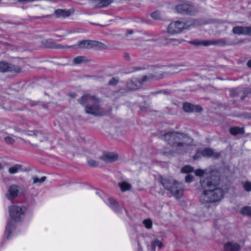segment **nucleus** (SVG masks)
<instances>
[{"label": "nucleus", "mask_w": 251, "mask_h": 251, "mask_svg": "<svg viewBox=\"0 0 251 251\" xmlns=\"http://www.w3.org/2000/svg\"><path fill=\"white\" fill-rule=\"evenodd\" d=\"M127 33L129 34H132L133 33V30H129L127 31Z\"/></svg>", "instance_id": "nucleus-49"}, {"label": "nucleus", "mask_w": 251, "mask_h": 251, "mask_svg": "<svg viewBox=\"0 0 251 251\" xmlns=\"http://www.w3.org/2000/svg\"><path fill=\"white\" fill-rule=\"evenodd\" d=\"M60 36L56 35V37H60Z\"/></svg>", "instance_id": "nucleus-55"}, {"label": "nucleus", "mask_w": 251, "mask_h": 251, "mask_svg": "<svg viewBox=\"0 0 251 251\" xmlns=\"http://www.w3.org/2000/svg\"><path fill=\"white\" fill-rule=\"evenodd\" d=\"M162 93H163L164 94H166L167 93V91L164 90V91H157V92H152L151 94V95H156V94H161Z\"/></svg>", "instance_id": "nucleus-45"}, {"label": "nucleus", "mask_w": 251, "mask_h": 251, "mask_svg": "<svg viewBox=\"0 0 251 251\" xmlns=\"http://www.w3.org/2000/svg\"><path fill=\"white\" fill-rule=\"evenodd\" d=\"M87 163L90 166L92 167H96L99 166V162L93 159H88Z\"/></svg>", "instance_id": "nucleus-35"}, {"label": "nucleus", "mask_w": 251, "mask_h": 251, "mask_svg": "<svg viewBox=\"0 0 251 251\" xmlns=\"http://www.w3.org/2000/svg\"><path fill=\"white\" fill-rule=\"evenodd\" d=\"M142 86L140 78H133L126 82V88L129 90H136Z\"/></svg>", "instance_id": "nucleus-14"}, {"label": "nucleus", "mask_w": 251, "mask_h": 251, "mask_svg": "<svg viewBox=\"0 0 251 251\" xmlns=\"http://www.w3.org/2000/svg\"><path fill=\"white\" fill-rule=\"evenodd\" d=\"M167 44H170L174 45H176L181 44L184 40L181 39H175V38H166Z\"/></svg>", "instance_id": "nucleus-28"}, {"label": "nucleus", "mask_w": 251, "mask_h": 251, "mask_svg": "<svg viewBox=\"0 0 251 251\" xmlns=\"http://www.w3.org/2000/svg\"><path fill=\"white\" fill-rule=\"evenodd\" d=\"M176 11L180 14L194 15L198 12L197 9L192 4L183 3L176 6Z\"/></svg>", "instance_id": "nucleus-8"}, {"label": "nucleus", "mask_w": 251, "mask_h": 251, "mask_svg": "<svg viewBox=\"0 0 251 251\" xmlns=\"http://www.w3.org/2000/svg\"><path fill=\"white\" fill-rule=\"evenodd\" d=\"M26 208L25 206L13 205L9 207V212L11 219L7 223L4 235L7 239L10 237L11 232L16 228L15 222H20L23 219Z\"/></svg>", "instance_id": "nucleus-4"}, {"label": "nucleus", "mask_w": 251, "mask_h": 251, "mask_svg": "<svg viewBox=\"0 0 251 251\" xmlns=\"http://www.w3.org/2000/svg\"><path fill=\"white\" fill-rule=\"evenodd\" d=\"M118 156L113 152H105L100 158L106 163H111L117 160Z\"/></svg>", "instance_id": "nucleus-18"}, {"label": "nucleus", "mask_w": 251, "mask_h": 251, "mask_svg": "<svg viewBox=\"0 0 251 251\" xmlns=\"http://www.w3.org/2000/svg\"><path fill=\"white\" fill-rule=\"evenodd\" d=\"M244 27L242 26H236L233 28L232 31L235 34H243Z\"/></svg>", "instance_id": "nucleus-31"}, {"label": "nucleus", "mask_w": 251, "mask_h": 251, "mask_svg": "<svg viewBox=\"0 0 251 251\" xmlns=\"http://www.w3.org/2000/svg\"><path fill=\"white\" fill-rule=\"evenodd\" d=\"M22 188L16 184L10 185L5 194L6 197L9 200H12L18 197L19 194L22 192Z\"/></svg>", "instance_id": "nucleus-10"}, {"label": "nucleus", "mask_w": 251, "mask_h": 251, "mask_svg": "<svg viewBox=\"0 0 251 251\" xmlns=\"http://www.w3.org/2000/svg\"><path fill=\"white\" fill-rule=\"evenodd\" d=\"M183 109L185 112L188 113L200 112L202 110V108L200 105H194L187 102L183 103Z\"/></svg>", "instance_id": "nucleus-13"}, {"label": "nucleus", "mask_w": 251, "mask_h": 251, "mask_svg": "<svg viewBox=\"0 0 251 251\" xmlns=\"http://www.w3.org/2000/svg\"><path fill=\"white\" fill-rule=\"evenodd\" d=\"M15 130L17 132H20V131H21V129L16 127L15 128Z\"/></svg>", "instance_id": "nucleus-51"}, {"label": "nucleus", "mask_w": 251, "mask_h": 251, "mask_svg": "<svg viewBox=\"0 0 251 251\" xmlns=\"http://www.w3.org/2000/svg\"><path fill=\"white\" fill-rule=\"evenodd\" d=\"M52 15H44L42 17H37L36 18L37 19H43V18H51L52 17Z\"/></svg>", "instance_id": "nucleus-44"}, {"label": "nucleus", "mask_w": 251, "mask_h": 251, "mask_svg": "<svg viewBox=\"0 0 251 251\" xmlns=\"http://www.w3.org/2000/svg\"><path fill=\"white\" fill-rule=\"evenodd\" d=\"M249 93L251 94V90L248 91L245 89L236 88L230 90V96L232 98H236L240 96L241 100H243L247 96Z\"/></svg>", "instance_id": "nucleus-12"}, {"label": "nucleus", "mask_w": 251, "mask_h": 251, "mask_svg": "<svg viewBox=\"0 0 251 251\" xmlns=\"http://www.w3.org/2000/svg\"><path fill=\"white\" fill-rule=\"evenodd\" d=\"M5 142L8 144H12L15 142V139L10 136L4 137Z\"/></svg>", "instance_id": "nucleus-38"}, {"label": "nucleus", "mask_w": 251, "mask_h": 251, "mask_svg": "<svg viewBox=\"0 0 251 251\" xmlns=\"http://www.w3.org/2000/svg\"><path fill=\"white\" fill-rule=\"evenodd\" d=\"M32 179H33V184H37V183L41 184V183H42L43 182H44L46 180V177L44 176H42L41 178H39L37 176H33Z\"/></svg>", "instance_id": "nucleus-32"}, {"label": "nucleus", "mask_w": 251, "mask_h": 251, "mask_svg": "<svg viewBox=\"0 0 251 251\" xmlns=\"http://www.w3.org/2000/svg\"><path fill=\"white\" fill-rule=\"evenodd\" d=\"M193 171V168L189 165H186L184 166L181 170V172L183 173H189Z\"/></svg>", "instance_id": "nucleus-34"}, {"label": "nucleus", "mask_w": 251, "mask_h": 251, "mask_svg": "<svg viewBox=\"0 0 251 251\" xmlns=\"http://www.w3.org/2000/svg\"><path fill=\"white\" fill-rule=\"evenodd\" d=\"M3 168V165L0 163V170H1Z\"/></svg>", "instance_id": "nucleus-52"}, {"label": "nucleus", "mask_w": 251, "mask_h": 251, "mask_svg": "<svg viewBox=\"0 0 251 251\" xmlns=\"http://www.w3.org/2000/svg\"><path fill=\"white\" fill-rule=\"evenodd\" d=\"M118 185L122 192L129 190L131 188V185L126 181L120 182L118 183Z\"/></svg>", "instance_id": "nucleus-26"}, {"label": "nucleus", "mask_w": 251, "mask_h": 251, "mask_svg": "<svg viewBox=\"0 0 251 251\" xmlns=\"http://www.w3.org/2000/svg\"><path fill=\"white\" fill-rule=\"evenodd\" d=\"M21 72V68L18 66L3 62H0V72H15L18 73Z\"/></svg>", "instance_id": "nucleus-11"}, {"label": "nucleus", "mask_w": 251, "mask_h": 251, "mask_svg": "<svg viewBox=\"0 0 251 251\" xmlns=\"http://www.w3.org/2000/svg\"><path fill=\"white\" fill-rule=\"evenodd\" d=\"M78 102L85 107V112L95 117L104 116L107 112L101 106V100L95 96L86 94L78 100Z\"/></svg>", "instance_id": "nucleus-3"}, {"label": "nucleus", "mask_w": 251, "mask_h": 251, "mask_svg": "<svg viewBox=\"0 0 251 251\" xmlns=\"http://www.w3.org/2000/svg\"><path fill=\"white\" fill-rule=\"evenodd\" d=\"M44 46L47 48L50 49H63V48H72L73 46H63L58 44L52 41L51 39H47L44 41Z\"/></svg>", "instance_id": "nucleus-16"}, {"label": "nucleus", "mask_w": 251, "mask_h": 251, "mask_svg": "<svg viewBox=\"0 0 251 251\" xmlns=\"http://www.w3.org/2000/svg\"><path fill=\"white\" fill-rule=\"evenodd\" d=\"M125 57L126 58L127 60H129L130 59V56H129V54L128 53H125Z\"/></svg>", "instance_id": "nucleus-46"}, {"label": "nucleus", "mask_w": 251, "mask_h": 251, "mask_svg": "<svg viewBox=\"0 0 251 251\" xmlns=\"http://www.w3.org/2000/svg\"><path fill=\"white\" fill-rule=\"evenodd\" d=\"M78 46L80 49H89L94 47L102 48L104 44L97 41L84 40L78 42Z\"/></svg>", "instance_id": "nucleus-9"}, {"label": "nucleus", "mask_w": 251, "mask_h": 251, "mask_svg": "<svg viewBox=\"0 0 251 251\" xmlns=\"http://www.w3.org/2000/svg\"><path fill=\"white\" fill-rule=\"evenodd\" d=\"M241 246L237 243L227 242L224 245V251H240Z\"/></svg>", "instance_id": "nucleus-17"}, {"label": "nucleus", "mask_w": 251, "mask_h": 251, "mask_svg": "<svg viewBox=\"0 0 251 251\" xmlns=\"http://www.w3.org/2000/svg\"><path fill=\"white\" fill-rule=\"evenodd\" d=\"M229 131L232 135L236 136L239 134H244L245 133V129L244 127L233 126L229 128Z\"/></svg>", "instance_id": "nucleus-22"}, {"label": "nucleus", "mask_w": 251, "mask_h": 251, "mask_svg": "<svg viewBox=\"0 0 251 251\" xmlns=\"http://www.w3.org/2000/svg\"><path fill=\"white\" fill-rule=\"evenodd\" d=\"M143 223L147 228L150 229L151 227L152 222L151 220L148 219L145 220L143 222Z\"/></svg>", "instance_id": "nucleus-39"}, {"label": "nucleus", "mask_w": 251, "mask_h": 251, "mask_svg": "<svg viewBox=\"0 0 251 251\" xmlns=\"http://www.w3.org/2000/svg\"><path fill=\"white\" fill-rule=\"evenodd\" d=\"M163 76L158 77L156 75L153 74H149V75H146L143 76L141 78H139L140 80L143 85L145 82L151 81L154 80H156L159 78H162Z\"/></svg>", "instance_id": "nucleus-23"}, {"label": "nucleus", "mask_w": 251, "mask_h": 251, "mask_svg": "<svg viewBox=\"0 0 251 251\" xmlns=\"http://www.w3.org/2000/svg\"><path fill=\"white\" fill-rule=\"evenodd\" d=\"M29 135H34L38 136L39 135H41L43 136V138L41 139H40V141L41 142H42L44 140H46L47 139V137L45 135V134L43 133V131H39V130H34V131H29V133H28Z\"/></svg>", "instance_id": "nucleus-25"}, {"label": "nucleus", "mask_w": 251, "mask_h": 251, "mask_svg": "<svg viewBox=\"0 0 251 251\" xmlns=\"http://www.w3.org/2000/svg\"><path fill=\"white\" fill-rule=\"evenodd\" d=\"M247 65L249 68H251V60L248 61Z\"/></svg>", "instance_id": "nucleus-48"}, {"label": "nucleus", "mask_w": 251, "mask_h": 251, "mask_svg": "<svg viewBox=\"0 0 251 251\" xmlns=\"http://www.w3.org/2000/svg\"><path fill=\"white\" fill-rule=\"evenodd\" d=\"M243 35L251 36V26H244Z\"/></svg>", "instance_id": "nucleus-36"}, {"label": "nucleus", "mask_w": 251, "mask_h": 251, "mask_svg": "<svg viewBox=\"0 0 251 251\" xmlns=\"http://www.w3.org/2000/svg\"><path fill=\"white\" fill-rule=\"evenodd\" d=\"M219 179L218 176L213 178L210 175L201 180L202 192L199 197V201L207 208L210 207V204L219 202L223 198L224 190L218 186Z\"/></svg>", "instance_id": "nucleus-2"}, {"label": "nucleus", "mask_w": 251, "mask_h": 251, "mask_svg": "<svg viewBox=\"0 0 251 251\" xmlns=\"http://www.w3.org/2000/svg\"><path fill=\"white\" fill-rule=\"evenodd\" d=\"M108 201V204L114 211L117 213L122 212V209L119 207V204L116 201L112 198H109Z\"/></svg>", "instance_id": "nucleus-21"}, {"label": "nucleus", "mask_w": 251, "mask_h": 251, "mask_svg": "<svg viewBox=\"0 0 251 251\" xmlns=\"http://www.w3.org/2000/svg\"><path fill=\"white\" fill-rule=\"evenodd\" d=\"M145 68H142V67H136L135 68V71H140V70H145Z\"/></svg>", "instance_id": "nucleus-47"}, {"label": "nucleus", "mask_w": 251, "mask_h": 251, "mask_svg": "<svg viewBox=\"0 0 251 251\" xmlns=\"http://www.w3.org/2000/svg\"><path fill=\"white\" fill-rule=\"evenodd\" d=\"M241 213L244 215H247L251 217V206H246L241 210Z\"/></svg>", "instance_id": "nucleus-29"}, {"label": "nucleus", "mask_w": 251, "mask_h": 251, "mask_svg": "<svg viewBox=\"0 0 251 251\" xmlns=\"http://www.w3.org/2000/svg\"><path fill=\"white\" fill-rule=\"evenodd\" d=\"M74 10L72 9L69 10L58 9L54 11V15L56 18H65L69 17Z\"/></svg>", "instance_id": "nucleus-15"}, {"label": "nucleus", "mask_w": 251, "mask_h": 251, "mask_svg": "<svg viewBox=\"0 0 251 251\" xmlns=\"http://www.w3.org/2000/svg\"><path fill=\"white\" fill-rule=\"evenodd\" d=\"M151 17L155 20H158L160 18V14L158 11H155L151 14Z\"/></svg>", "instance_id": "nucleus-43"}, {"label": "nucleus", "mask_w": 251, "mask_h": 251, "mask_svg": "<svg viewBox=\"0 0 251 251\" xmlns=\"http://www.w3.org/2000/svg\"><path fill=\"white\" fill-rule=\"evenodd\" d=\"M242 186L244 190L247 192L251 191V182L250 181H246L242 182Z\"/></svg>", "instance_id": "nucleus-33"}, {"label": "nucleus", "mask_w": 251, "mask_h": 251, "mask_svg": "<svg viewBox=\"0 0 251 251\" xmlns=\"http://www.w3.org/2000/svg\"><path fill=\"white\" fill-rule=\"evenodd\" d=\"M194 25L192 20H188L185 22L176 21L171 23L168 26V32L171 34H175L181 32L183 29H188Z\"/></svg>", "instance_id": "nucleus-7"}, {"label": "nucleus", "mask_w": 251, "mask_h": 251, "mask_svg": "<svg viewBox=\"0 0 251 251\" xmlns=\"http://www.w3.org/2000/svg\"><path fill=\"white\" fill-rule=\"evenodd\" d=\"M141 251L140 248H139V251Z\"/></svg>", "instance_id": "nucleus-54"}, {"label": "nucleus", "mask_w": 251, "mask_h": 251, "mask_svg": "<svg viewBox=\"0 0 251 251\" xmlns=\"http://www.w3.org/2000/svg\"><path fill=\"white\" fill-rule=\"evenodd\" d=\"M88 61L86 59V57L83 56H79L74 58V63L75 64H79L82 63L86 62Z\"/></svg>", "instance_id": "nucleus-30"}, {"label": "nucleus", "mask_w": 251, "mask_h": 251, "mask_svg": "<svg viewBox=\"0 0 251 251\" xmlns=\"http://www.w3.org/2000/svg\"><path fill=\"white\" fill-rule=\"evenodd\" d=\"M196 176H202L204 174V171L201 169H197L195 171Z\"/></svg>", "instance_id": "nucleus-41"}, {"label": "nucleus", "mask_w": 251, "mask_h": 251, "mask_svg": "<svg viewBox=\"0 0 251 251\" xmlns=\"http://www.w3.org/2000/svg\"><path fill=\"white\" fill-rule=\"evenodd\" d=\"M22 170V166L20 164H15L8 169V172L10 174H14Z\"/></svg>", "instance_id": "nucleus-27"}, {"label": "nucleus", "mask_w": 251, "mask_h": 251, "mask_svg": "<svg viewBox=\"0 0 251 251\" xmlns=\"http://www.w3.org/2000/svg\"><path fill=\"white\" fill-rule=\"evenodd\" d=\"M163 139L172 146V149L164 148L162 152L166 156H175L186 153L193 144V139L187 134L179 132L168 131L163 135Z\"/></svg>", "instance_id": "nucleus-1"}, {"label": "nucleus", "mask_w": 251, "mask_h": 251, "mask_svg": "<svg viewBox=\"0 0 251 251\" xmlns=\"http://www.w3.org/2000/svg\"><path fill=\"white\" fill-rule=\"evenodd\" d=\"M202 156L205 157L210 158L214 157L215 158H218L220 156V154L218 153H214L213 149L209 148H206L202 150Z\"/></svg>", "instance_id": "nucleus-19"}, {"label": "nucleus", "mask_w": 251, "mask_h": 251, "mask_svg": "<svg viewBox=\"0 0 251 251\" xmlns=\"http://www.w3.org/2000/svg\"><path fill=\"white\" fill-rule=\"evenodd\" d=\"M202 151L198 150L196 151L195 154L193 156V158L195 160H197L202 156Z\"/></svg>", "instance_id": "nucleus-40"}, {"label": "nucleus", "mask_w": 251, "mask_h": 251, "mask_svg": "<svg viewBox=\"0 0 251 251\" xmlns=\"http://www.w3.org/2000/svg\"><path fill=\"white\" fill-rule=\"evenodd\" d=\"M98 3L95 6L96 8H102L108 6L113 2V0H96Z\"/></svg>", "instance_id": "nucleus-24"}, {"label": "nucleus", "mask_w": 251, "mask_h": 251, "mask_svg": "<svg viewBox=\"0 0 251 251\" xmlns=\"http://www.w3.org/2000/svg\"><path fill=\"white\" fill-rule=\"evenodd\" d=\"M156 247H158L159 249H161L164 248V245L160 240L156 239L148 246V249L151 251H155Z\"/></svg>", "instance_id": "nucleus-20"}, {"label": "nucleus", "mask_w": 251, "mask_h": 251, "mask_svg": "<svg viewBox=\"0 0 251 251\" xmlns=\"http://www.w3.org/2000/svg\"><path fill=\"white\" fill-rule=\"evenodd\" d=\"M118 82L119 79L118 77H113L109 81L108 84L109 85L115 86L118 84Z\"/></svg>", "instance_id": "nucleus-37"}, {"label": "nucleus", "mask_w": 251, "mask_h": 251, "mask_svg": "<svg viewBox=\"0 0 251 251\" xmlns=\"http://www.w3.org/2000/svg\"><path fill=\"white\" fill-rule=\"evenodd\" d=\"M70 96L73 98L75 97L76 96V94L75 93H72L70 94Z\"/></svg>", "instance_id": "nucleus-50"}, {"label": "nucleus", "mask_w": 251, "mask_h": 251, "mask_svg": "<svg viewBox=\"0 0 251 251\" xmlns=\"http://www.w3.org/2000/svg\"><path fill=\"white\" fill-rule=\"evenodd\" d=\"M158 180L164 189L169 191L176 199L182 196L184 189L182 183L171 177H163L161 176L158 178Z\"/></svg>", "instance_id": "nucleus-5"}, {"label": "nucleus", "mask_w": 251, "mask_h": 251, "mask_svg": "<svg viewBox=\"0 0 251 251\" xmlns=\"http://www.w3.org/2000/svg\"><path fill=\"white\" fill-rule=\"evenodd\" d=\"M194 176L191 175H187L185 176V181L187 183H190L194 180Z\"/></svg>", "instance_id": "nucleus-42"}, {"label": "nucleus", "mask_w": 251, "mask_h": 251, "mask_svg": "<svg viewBox=\"0 0 251 251\" xmlns=\"http://www.w3.org/2000/svg\"><path fill=\"white\" fill-rule=\"evenodd\" d=\"M93 25H100V24H93Z\"/></svg>", "instance_id": "nucleus-53"}, {"label": "nucleus", "mask_w": 251, "mask_h": 251, "mask_svg": "<svg viewBox=\"0 0 251 251\" xmlns=\"http://www.w3.org/2000/svg\"><path fill=\"white\" fill-rule=\"evenodd\" d=\"M189 43L197 46L204 47L211 45L224 47L226 46H231L234 45V43L233 42L230 41L228 38H226L212 40H195L190 41Z\"/></svg>", "instance_id": "nucleus-6"}]
</instances>
